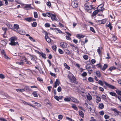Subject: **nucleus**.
<instances>
[{
    "label": "nucleus",
    "mask_w": 121,
    "mask_h": 121,
    "mask_svg": "<svg viewBox=\"0 0 121 121\" xmlns=\"http://www.w3.org/2000/svg\"><path fill=\"white\" fill-rule=\"evenodd\" d=\"M103 83H104L105 84V85L106 86H108L109 88L112 89H116L115 87L114 86L104 81H103V82L102 81L100 80H99L98 82V84L101 86L103 85Z\"/></svg>",
    "instance_id": "nucleus-1"
},
{
    "label": "nucleus",
    "mask_w": 121,
    "mask_h": 121,
    "mask_svg": "<svg viewBox=\"0 0 121 121\" xmlns=\"http://www.w3.org/2000/svg\"><path fill=\"white\" fill-rule=\"evenodd\" d=\"M68 77L69 78L70 81L71 82L75 83H76V78L73 74H71L70 75H68Z\"/></svg>",
    "instance_id": "nucleus-2"
},
{
    "label": "nucleus",
    "mask_w": 121,
    "mask_h": 121,
    "mask_svg": "<svg viewBox=\"0 0 121 121\" xmlns=\"http://www.w3.org/2000/svg\"><path fill=\"white\" fill-rule=\"evenodd\" d=\"M17 38L16 37H11L9 39V40L11 42L9 43V44L12 46H15L16 45V43L15 41L16 40Z\"/></svg>",
    "instance_id": "nucleus-3"
},
{
    "label": "nucleus",
    "mask_w": 121,
    "mask_h": 121,
    "mask_svg": "<svg viewBox=\"0 0 121 121\" xmlns=\"http://www.w3.org/2000/svg\"><path fill=\"white\" fill-rule=\"evenodd\" d=\"M64 100L66 101H73L74 102H77V100L72 97H67L64 98Z\"/></svg>",
    "instance_id": "nucleus-4"
},
{
    "label": "nucleus",
    "mask_w": 121,
    "mask_h": 121,
    "mask_svg": "<svg viewBox=\"0 0 121 121\" xmlns=\"http://www.w3.org/2000/svg\"><path fill=\"white\" fill-rule=\"evenodd\" d=\"M87 4H86L84 5V7L85 9L86 10L88 11H89L95 8V7L91 5L89 6L87 5Z\"/></svg>",
    "instance_id": "nucleus-5"
},
{
    "label": "nucleus",
    "mask_w": 121,
    "mask_h": 121,
    "mask_svg": "<svg viewBox=\"0 0 121 121\" xmlns=\"http://www.w3.org/2000/svg\"><path fill=\"white\" fill-rule=\"evenodd\" d=\"M71 5L73 8H75L77 7L78 6L77 0H74L72 1L71 3Z\"/></svg>",
    "instance_id": "nucleus-6"
},
{
    "label": "nucleus",
    "mask_w": 121,
    "mask_h": 121,
    "mask_svg": "<svg viewBox=\"0 0 121 121\" xmlns=\"http://www.w3.org/2000/svg\"><path fill=\"white\" fill-rule=\"evenodd\" d=\"M30 58H31V60L33 62L35 63L36 62V60L37 59V58L35 56H31L30 55Z\"/></svg>",
    "instance_id": "nucleus-7"
},
{
    "label": "nucleus",
    "mask_w": 121,
    "mask_h": 121,
    "mask_svg": "<svg viewBox=\"0 0 121 121\" xmlns=\"http://www.w3.org/2000/svg\"><path fill=\"white\" fill-rule=\"evenodd\" d=\"M112 110L114 111L115 115V116L121 115V112L117 110L116 109L113 108L112 109Z\"/></svg>",
    "instance_id": "nucleus-8"
},
{
    "label": "nucleus",
    "mask_w": 121,
    "mask_h": 121,
    "mask_svg": "<svg viewBox=\"0 0 121 121\" xmlns=\"http://www.w3.org/2000/svg\"><path fill=\"white\" fill-rule=\"evenodd\" d=\"M51 19L53 21H56L57 22L59 21L56 18V15L55 14H51Z\"/></svg>",
    "instance_id": "nucleus-9"
},
{
    "label": "nucleus",
    "mask_w": 121,
    "mask_h": 121,
    "mask_svg": "<svg viewBox=\"0 0 121 121\" xmlns=\"http://www.w3.org/2000/svg\"><path fill=\"white\" fill-rule=\"evenodd\" d=\"M60 46L63 48H66L67 47V44L65 43L61 42L60 43Z\"/></svg>",
    "instance_id": "nucleus-10"
},
{
    "label": "nucleus",
    "mask_w": 121,
    "mask_h": 121,
    "mask_svg": "<svg viewBox=\"0 0 121 121\" xmlns=\"http://www.w3.org/2000/svg\"><path fill=\"white\" fill-rule=\"evenodd\" d=\"M19 28V25L17 24H15L13 28V29H12L13 30L15 31L16 30H17Z\"/></svg>",
    "instance_id": "nucleus-11"
},
{
    "label": "nucleus",
    "mask_w": 121,
    "mask_h": 121,
    "mask_svg": "<svg viewBox=\"0 0 121 121\" xmlns=\"http://www.w3.org/2000/svg\"><path fill=\"white\" fill-rule=\"evenodd\" d=\"M31 4H26L25 6L24 7V8L26 9L27 10H28V9H26V8H29L30 9H33L34 8L31 6Z\"/></svg>",
    "instance_id": "nucleus-12"
},
{
    "label": "nucleus",
    "mask_w": 121,
    "mask_h": 121,
    "mask_svg": "<svg viewBox=\"0 0 121 121\" xmlns=\"http://www.w3.org/2000/svg\"><path fill=\"white\" fill-rule=\"evenodd\" d=\"M104 8L101 5H99L97 8L98 10L99 11H102Z\"/></svg>",
    "instance_id": "nucleus-13"
},
{
    "label": "nucleus",
    "mask_w": 121,
    "mask_h": 121,
    "mask_svg": "<svg viewBox=\"0 0 121 121\" xmlns=\"http://www.w3.org/2000/svg\"><path fill=\"white\" fill-rule=\"evenodd\" d=\"M78 112L79 115L82 117V118H83L84 116V114L83 112L80 110Z\"/></svg>",
    "instance_id": "nucleus-14"
},
{
    "label": "nucleus",
    "mask_w": 121,
    "mask_h": 121,
    "mask_svg": "<svg viewBox=\"0 0 121 121\" xmlns=\"http://www.w3.org/2000/svg\"><path fill=\"white\" fill-rule=\"evenodd\" d=\"M87 99L89 100H90L92 99V97L90 94L88 93V95L86 96Z\"/></svg>",
    "instance_id": "nucleus-15"
},
{
    "label": "nucleus",
    "mask_w": 121,
    "mask_h": 121,
    "mask_svg": "<svg viewBox=\"0 0 121 121\" xmlns=\"http://www.w3.org/2000/svg\"><path fill=\"white\" fill-rule=\"evenodd\" d=\"M77 37L79 39L82 38L84 37V35H82L78 34L77 35Z\"/></svg>",
    "instance_id": "nucleus-16"
},
{
    "label": "nucleus",
    "mask_w": 121,
    "mask_h": 121,
    "mask_svg": "<svg viewBox=\"0 0 121 121\" xmlns=\"http://www.w3.org/2000/svg\"><path fill=\"white\" fill-rule=\"evenodd\" d=\"M104 105L102 103L99 104V108L102 109L104 108Z\"/></svg>",
    "instance_id": "nucleus-17"
},
{
    "label": "nucleus",
    "mask_w": 121,
    "mask_h": 121,
    "mask_svg": "<svg viewBox=\"0 0 121 121\" xmlns=\"http://www.w3.org/2000/svg\"><path fill=\"white\" fill-rule=\"evenodd\" d=\"M97 76L98 77H100L101 76V74H100V72L99 71H96V72Z\"/></svg>",
    "instance_id": "nucleus-18"
},
{
    "label": "nucleus",
    "mask_w": 121,
    "mask_h": 121,
    "mask_svg": "<svg viewBox=\"0 0 121 121\" xmlns=\"http://www.w3.org/2000/svg\"><path fill=\"white\" fill-rule=\"evenodd\" d=\"M96 103H98L99 102L101 101V98L100 97L97 96L96 97Z\"/></svg>",
    "instance_id": "nucleus-19"
},
{
    "label": "nucleus",
    "mask_w": 121,
    "mask_h": 121,
    "mask_svg": "<svg viewBox=\"0 0 121 121\" xmlns=\"http://www.w3.org/2000/svg\"><path fill=\"white\" fill-rule=\"evenodd\" d=\"M108 65L106 64H104L103 68L102 67V69L104 71L108 67Z\"/></svg>",
    "instance_id": "nucleus-20"
},
{
    "label": "nucleus",
    "mask_w": 121,
    "mask_h": 121,
    "mask_svg": "<svg viewBox=\"0 0 121 121\" xmlns=\"http://www.w3.org/2000/svg\"><path fill=\"white\" fill-rule=\"evenodd\" d=\"M72 107L76 110H78L76 106V105L74 104H72Z\"/></svg>",
    "instance_id": "nucleus-21"
},
{
    "label": "nucleus",
    "mask_w": 121,
    "mask_h": 121,
    "mask_svg": "<svg viewBox=\"0 0 121 121\" xmlns=\"http://www.w3.org/2000/svg\"><path fill=\"white\" fill-rule=\"evenodd\" d=\"M24 20L30 22L31 21V17H30L25 18L24 19Z\"/></svg>",
    "instance_id": "nucleus-22"
},
{
    "label": "nucleus",
    "mask_w": 121,
    "mask_h": 121,
    "mask_svg": "<svg viewBox=\"0 0 121 121\" xmlns=\"http://www.w3.org/2000/svg\"><path fill=\"white\" fill-rule=\"evenodd\" d=\"M39 53L41 55L42 57L45 59H46V54L44 53H43L42 52L40 53L39 52Z\"/></svg>",
    "instance_id": "nucleus-23"
},
{
    "label": "nucleus",
    "mask_w": 121,
    "mask_h": 121,
    "mask_svg": "<svg viewBox=\"0 0 121 121\" xmlns=\"http://www.w3.org/2000/svg\"><path fill=\"white\" fill-rule=\"evenodd\" d=\"M109 94L112 96H116V93L114 92H109Z\"/></svg>",
    "instance_id": "nucleus-24"
},
{
    "label": "nucleus",
    "mask_w": 121,
    "mask_h": 121,
    "mask_svg": "<svg viewBox=\"0 0 121 121\" xmlns=\"http://www.w3.org/2000/svg\"><path fill=\"white\" fill-rule=\"evenodd\" d=\"M27 60H26L24 61V62L26 63V64L28 65H31L32 64L31 63L30 61Z\"/></svg>",
    "instance_id": "nucleus-25"
},
{
    "label": "nucleus",
    "mask_w": 121,
    "mask_h": 121,
    "mask_svg": "<svg viewBox=\"0 0 121 121\" xmlns=\"http://www.w3.org/2000/svg\"><path fill=\"white\" fill-rule=\"evenodd\" d=\"M64 65L65 66V68L67 69L68 70L70 69V67L69 66H68L66 63H65L64 64Z\"/></svg>",
    "instance_id": "nucleus-26"
},
{
    "label": "nucleus",
    "mask_w": 121,
    "mask_h": 121,
    "mask_svg": "<svg viewBox=\"0 0 121 121\" xmlns=\"http://www.w3.org/2000/svg\"><path fill=\"white\" fill-rule=\"evenodd\" d=\"M47 42L48 43H50L51 42V40L48 37L45 38Z\"/></svg>",
    "instance_id": "nucleus-27"
},
{
    "label": "nucleus",
    "mask_w": 121,
    "mask_h": 121,
    "mask_svg": "<svg viewBox=\"0 0 121 121\" xmlns=\"http://www.w3.org/2000/svg\"><path fill=\"white\" fill-rule=\"evenodd\" d=\"M32 94L35 97H37L38 96L37 93L36 91H34L32 93Z\"/></svg>",
    "instance_id": "nucleus-28"
},
{
    "label": "nucleus",
    "mask_w": 121,
    "mask_h": 121,
    "mask_svg": "<svg viewBox=\"0 0 121 121\" xmlns=\"http://www.w3.org/2000/svg\"><path fill=\"white\" fill-rule=\"evenodd\" d=\"M88 80L89 82H94L93 78L91 77H89Z\"/></svg>",
    "instance_id": "nucleus-29"
},
{
    "label": "nucleus",
    "mask_w": 121,
    "mask_h": 121,
    "mask_svg": "<svg viewBox=\"0 0 121 121\" xmlns=\"http://www.w3.org/2000/svg\"><path fill=\"white\" fill-rule=\"evenodd\" d=\"M98 11H95L93 12L92 16H95L98 13Z\"/></svg>",
    "instance_id": "nucleus-30"
},
{
    "label": "nucleus",
    "mask_w": 121,
    "mask_h": 121,
    "mask_svg": "<svg viewBox=\"0 0 121 121\" xmlns=\"http://www.w3.org/2000/svg\"><path fill=\"white\" fill-rule=\"evenodd\" d=\"M16 90L17 91V92L18 91H21V92H22L24 91H25V90L23 89H16Z\"/></svg>",
    "instance_id": "nucleus-31"
},
{
    "label": "nucleus",
    "mask_w": 121,
    "mask_h": 121,
    "mask_svg": "<svg viewBox=\"0 0 121 121\" xmlns=\"http://www.w3.org/2000/svg\"><path fill=\"white\" fill-rule=\"evenodd\" d=\"M101 97L102 99L104 100H105L106 99V97L104 95H102Z\"/></svg>",
    "instance_id": "nucleus-32"
},
{
    "label": "nucleus",
    "mask_w": 121,
    "mask_h": 121,
    "mask_svg": "<svg viewBox=\"0 0 121 121\" xmlns=\"http://www.w3.org/2000/svg\"><path fill=\"white\" fill-rule=\"evenodd\" d=\"M37 25V23L36 22H34L32 24V26L33 27H35Z\"/></svg>",
    "instance_id": "nucleus-33"
},
{
    "label": "nucleus",
    "mask_w": 121,
    "mask_h": 121,
    "mask_svg": "<svg viewBox=\"0 0 121 121\" xmlns=\"http://www.w3.org/2000/svg\"><path fill=\"white\" fill-rule=\"evenodd\" d=\"M107 26L111 30L112 29V27L111 25V24L110 22L109 23V24L107 25Z\"/></svg>",
    "instance_id": "nucleus-34"
},
{
    "label": "nucleus",
    "mask_w": 121,
    "mask_h": 121,
    "mask_svg": "<svg viewBox=\"0 0 121 121\" xmlns=\"http://www.w3.org/2000/svg\"><path fill=\"white\" fill-rule=\"evenodd\" d=\"M34 17L35 18H37L38 17L37 13L35 12L34 13Z\"/></svg>",
    "instance_id": "nucleus-35"
},
{
    "label": "nucleus",
    "mask_w": 121,
    "mask_h": 121,
    "mask_svg": "<svg viewBox=\"0 0 121 121\" xmlns=\"http://www.w3.org/2000/svg\"><path fill=\"white\" fill-rule=\"evenodd\" d=\"M96 66L98 68H100L101 69H102V65L100 64H99L96 65Z\"/></svg>",
    "instance_id": "nucleus-36"
},
{
    "label": "nucleus",
    "mask_w": 121,
    "mask_h": 121,
    "mask_svg": "<svg viewBox=\"0 0 121 121\" xmlns=\"http://www.w3.org/2000/svg\"><path fill=\"white\" fill-rule=\"evenodd\" d=\"M83 57L84 59L85 60H87L88 59V56L87 55H84L83 56Z\"/></svg>",
    "instance_id": "nucleus-37"
},
{
    "label": "nucleus",
    "mask_w": 121,
    "mask_h": 121,
    "mask_svg": "<svg viewBox=\"0 0 121 121\" xmlns=\"http://www.w3.org/2000/svg\"><path fill=\"white\" fill-rule=\"evenodd\" d=\"M90 30L91 31L94 33H95V32L94 28L92 27H90Z\"/></svg>",
    "instance_id": "nucleus-38"
},
{
    "label": "nucleus",
    "mask_w": 121,
    "mask_h": 121,
    "mask_svg": "<svg viewBox=\"0 0 121 121\" xmlns=\"http://www.w3.org/2000/svg\"><path fill=\"white\" fill-rule=\"evenodd\" d=\"M116 92L118 94L121 95V91L118 90H117L116 91Z\"/></svg>",
    "instance_id": "nucleus-39"
},
{
    "label": "nucleus",
    "mask_w": 121,
    "mask_h": 121,
    "mask_svg": "<svg viewBox=\"0 0 121 121\" xmlns=\"http://www.w3.org/2000/svg\"><path fill=\"white\" fill-rule=\"evenodd\" d=\"M92 68L91 66L90 65H87L86 67V68L87 69H90Z\"/></svg>",
    "instance_id": "nucleus-40"
},
{
    "label": "nucleus",
    "mask_w": 121,
    "mask_h": 121,
    "mask_svg": "<svg viewBox=\"0 0 121 121\" xmlns=\"http://www.w3.org/2000/svg\"><path fill=\"white\" fill-rule=\"evenodd\" d=\"M2 29L4 31V34H5L6 32V31L7 30V29L6 28H5L4 27H3L2 28Z\"/></svg>",
    "instance_id": "nucleus-41"
},
{
    "label": "nucleus",
    "mask_w": 121,
    "mask_h": 121,
    "mask_svg": "<svg viewBox=\"0 0 121 121\" xmlns=\"http://www.w3.org/2000/svg\"><path fill=\"white\" fill-rule=\"evenodd\" d=\"M16 63L20 65H23L24 64V63L22 61L20 62H17Z\"/></svg>",
    "instance_id": "nucleus-42"
},
{
    "label": "nucleus",
    "mask_w": 121,
    "mask_h": 121,
    "mask_svg": "<svg viewBox=\"0 0 121 121\" xmlns=\"http://www.w3.org/2000/svg\"><path fill=\"white\" fill-rule=\"evenodd\" d=\"M58 51L59 53L60 54H62L64 53V52L63 50L60 49H59Z\"/></svg>",
    "instance_id": "nucleus-43"
},
{
    "label": "nucleus",
    "mask_w": 121,
    "mask_h": 121,
    "mask_svg": "<svg viewBox=\"0 0 121 121\" xmlns=\"http://www.w3.org/2000/svg\"><path fill=\"white\" fill-rule=\"evenodd\" d=\"M27 60V59L26 58V57L24 56H22V61H24L25 60Z\"/></svg>",
    "instance_id": "nucleus-44"
},
{
    "label": "nucleus",
    "mask_w": 121,
    "mask_h": 121,
    "mask_svg": "<svg viewBox=\"0 0 121 121\" xmlns=\"http://www.w3.org/2000/svg\"><path fill=\"white\" fill-rule=\"evenodd\" d=\"M45 26L46 27H49L50 26V25L49 24L47 23L45 24Z\"/></svg>",
    "instance_id": "nucleus-45"
},
{
    "label": "nucleus",
    "mask_w": 121,
    "mask_h": 121,
    "mask_svg": "<svg viewBox=\"0 0 121 121\" xmlns=\"http://www.w3.org/2000/svg\"><path fill=\"white\" fill-rule=\"evenodd\" d=\"M52 48L53 49L54 51H56V48H57L56 46H52Z\"/></svg>",
    "instance_id": "nucleus-46"
},
{
    "label": "nucleus",
    "mask_w": 121,
    "mask_h": 121,
    "mask_svg": "<svg viewBox=\"0 0 121 121\" xmlns=\"http://www.w3.org/2000/svg\"><path fill=\"white\" fill-rule=\"evenodd\" d=\"M87 75L86 73L85 72H84L82 74V76L83 77H85Z\"/></svg>",
    "instance_id": "nucleus-47"
},
{
    "label": "nucleus",
    "mask_w": 121,
    "mask_h": 121,
    "mask_svg": "<svg viewBox=\"0 0 121 121\" xmlns=\"http://www.w3.org/2000/svg\"><path fill=\"white\" fill-rule=\"evenodd\" d=\"M97 52L99 54H100L101 53V51L100 50V47H98V48L97 50Z\"/></svg>",
    "instance_id": "nucleus-48"
},
{
    "label": "nucleus",
    "mask_w": 121,
    "mask_h": 121,
    "mask_svg": "<svg viewBox=\"0 0 121 121\" xmlns=\"http://www.w3.org/2000/svg\"><path fill=\"white\" fill-rule=\"evenodd\" d=\"M6 25H7V26H8V27L9 28H10V29H13L12 28V27L11 25H10L9 24H7Z\"/></svg>",
    "instance_id": "nucleus-49"
},
{
    "label": "nucleus",
    "mask_w": 121,
    "mask_h": 121,
    "mask_svg": "<svg viewBox=\"0 0 121 121\" xmlns=\"http://www.w3.org/2000/svg\"><path fill=\"white\" fill-rule=\"evenodd\" d=\"M0 78L2 79H3L5 78L4 76L2 74H0Z\"/></svg>",
    "instance_id": "nucleus-50"
},
{
    "label": "nucleus",
    "mask_w": 121,
    "mask_h": 121,
    "mask_svg": "<svg viewBox=\"0 0 121 121\" xmlns=\"http://www.w3.org/2000/svg\"><path fill=\"white\" fill-rule=\"evenodd\" d=\"M61 88L60 86H59L57 88V91L58 92H60L61 91Z\"/></svg>",
    "instance_id": "nucleus-51"
},
{
    "label": "nucleus",
    "mask_w": 121,
    "mask_h": 121,
    "mask_svg": "<svg viewBox=\"0 0 121 121\" xmlns=\"http://www.w3.org/2000/svg\"><path fill=\"white\" fill-rule=\"evenodd\" d=\"M30 39L32 41L34 42H35V40L31 36L29 37Z\"/></svg>",
    "instance_id": "nucleus-52"
},
{
    "label": "nucleus",
    "mask_w": 121,
    "mask_h": 121,
    "mask_svg": "<svg viewBox=\"0 0 121 121\" xmlns=\"http://www.w3.org/2000/svg\"><path fill=\"white\" fill-rule=\"evenodd\" d=\"M54 98L57 100H59V97H58L56 96L55 95L54 96Z\"/></svg>",
    "instance_id": "nucleus-53"
},
{
    "label": "nucleus",
    "mask_w": 121,
    "mask_h": 121,
    "mask_svg": "<svg viewBox=\"0 0 121 121\" xmlns=\"http://www.w3.org/2000/svg\"><path fill=\"white\" fill-rule=\"evenodd\" d=\"M55 83H56L58 85H59L60 84V82L58 79H57Z\"/></svg>",
    "instance_id": "nucleus-54"
},
{
    "label": "nucleus",
    "mask_w": 121,
    "mask_h": 121,
    "mask_svg": "<svg viewBox=\"0 0 121 121\" xmlns=\"http://www.w3.org/2000/svg\"><path fill=\"white\" fill-rule=\"evenodd\" d=\"M44 33L45 35V38H46V37H48V34L47 32L45 31H44Z\"/></svg>",
    "instance_id": "nucleus-55"
},
{
    "label": "nucleus",
    "mask_w": 121,
    "mask_h": 121,
    "mask_svg": "<svg viewBox=\"0 0 121 121\" xmlns=\"http://www.w3.org/2000/svg\"><path fill=\"white\" fill-rule=\"evenodd\" d=\"M99 90L101 91H104V88H103L101 87H99Z\"/></svg>",
    "instance_id": "nucleus-56"
},
{
    "label": "nucleus",
    "mask_w": 121,
    "mask_h": 121,
    "mask_svg": "<svg viewBox=\"0 0 121 121\" xmlns=\"http://www.w3.org/2000/svg\"><path fill=\"white\" fill-rule=\"evenodd\" d=\"M91 62L92 64H94L95 63L96 61L95 59H93L91 60Z\"/></svg>",
    "instance_id": "nucleus-57"
},
{
    "label": "nucleus",
    "mask_w": 121,
    "mask_h": 121,
    "mask_svg": "<svg viewBox=\"0 0 121 121\" xmlns=\"http://www.w3.org/2000/svg\"><path fill=\"white\" fill-rule=\"evenodd\" d=\"M107 57H105V58H106L107 59H110V57L109 56V53H107Z\"/></svg>",
    "instance_id": "nucleus-58"
},
{
    "label": "nucleus",
    "mask_w": 121,
    "mask_h": 121,
    "mask_svg": "<svg viewBox=\"0 0 121 121\" xmlns=\"http://www.w3.org/2000/svg\"><path fill=\"white\" fill-rule=\"evenodd\" d=\"M101 20L102 24H104L106 22V20L105 19H103Z\"/></svg>",
    "instance_id": "nucleus-59"
},
{
    "label": "nucleus",
    "mask_w": 121,
    "mask_h": 121,
    "mask_svg": "<svg viewBox=\"0 0 121 121\" xmlns=\"http://www.w3.org/2000/svg\"><path fill=\"white\" fill-rule=\"evenodd\" d=\"M96 22L98 23L99 24H102V23L101 21V20H98L96 21Z\"/></svg>",
    "instance_id": "nucleus-60"
},
{
    "label": "nucleus",
    "mask_w": 121,
    "mask_h": 121,
    "mask_svg": "<svg viewBox=\"0 0 121 121\" xmlns=\"http://www.w3.org/2000/svg\"><path fill=\"white\" fill-rule=\"evenodd\" d=\"M0 121H7V120L4 118H0Z\"/></svg>",
    "instance_id": "nucleus-61"
},
{
    "label": "nucleus",
    "mask_w": 121,
    "mask_h": 121,
    "mask_svg": "<svg viewBox=\"0 0 121 121\" xmlns=\"http://www.w3.org/2000/svg\"><path fill=\"white\" fill-rule=\"evenodd\" d=\"M24 89L28 91H29L30 90V89L28 86H26L24 88Z\"/></svg>",
    "instance_id": "nucleus-62"
},
{
    "label": "nucleus",
    "mask_w": 121,
    "mask_h": 121,
    "mask_svg": "<svg viewBox=\"0 0 121 121\" xmlns=\"http://www.w3.org/2000/svg\"><path fill=\"white\" fill-rule=\"evenodd\" d=\"M99 114L101 115H103L104 114V112L103 111H102L99 112Z\"/></svg>",
    "instance_id": "nucleus-63"
},
{
    "label": "nucleus",
    "mask_w": 121,
    "mask_h": 121,
    "mask_svg": "<svg viewBox=\"0 0 121 121\" xmlns=\"http://www.w3.org/2000/svg\"><path fill=\"white\" fill-rule=\"evenodd\" d=\"M47 5L49 6H50L51 5V3L49 2H47Z\"/></svg>",
    "instance_id": "nucleus-64"
}]
</instances>
